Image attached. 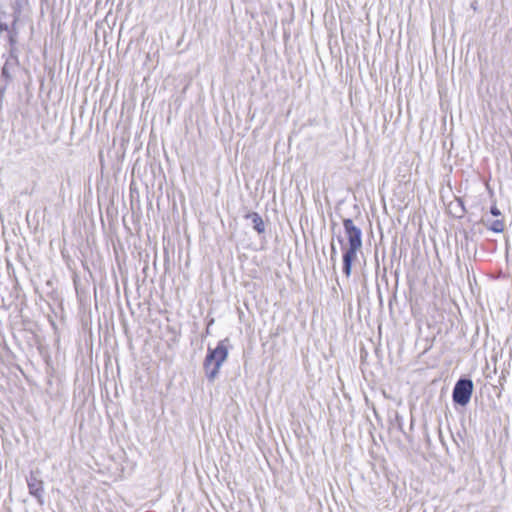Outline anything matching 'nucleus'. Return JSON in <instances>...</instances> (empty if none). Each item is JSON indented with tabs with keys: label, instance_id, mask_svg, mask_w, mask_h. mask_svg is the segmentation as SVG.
Instances as JSON below:
<instances>
[{
	"label": "nucleus",
	"instance_id": "obj_1",
	"mask_svg": "<svg viewBox=\"0 0 512 512\" xmlns=\"http://www.w3.org/2000/svg\"><path fill=\"white\" fill-rule=\"evenodd\" d=\"M345 239L340 240L343 251V270L347 277L351 275L352 263L357 259V254L362 249V232L351 219L343 221Z\"/></svg>",
	"mask_w": 512,
	"mask_h": 512
},
{
	"label": "nucleus",
	"instance_id": "obj_2",
	"mask_svg": "<svg viewBox=\"0 0 512 512\" xmlns=\"http://www.w3.org/2000/svg\"><path fill=\"white\" fill-rule=\"evenodd\" d=\"M227 357L228 348L224 341L219 342L214 349L209 348L204 362V369L209 381L213 382L217 378L219 370Z\"/></svg>",
	"mask_w": 512,
	"mask_h": 512
},
{
	"label": "nucleus",
	"instance_id": "obj_3",
	"mask_svg": "<svg viewBox=\"0 0 512 512\" xmlns=\"http://www.w3.org/2000/svg\"><path fill=\"white\" fill-rule=\"evenodd\" d=\"M473 392V383L471 380H459L453 390V400L455 403L465 406L469 403Z\"/></svg>",
	"mask_w": 512,
	"mask_h": 512
},
{
	"label": "nucleus",
	"instance_id": "obj_4",
	"mask_svg": "<svg viewBox=\"0 0 512 512\" xmlns=\"http://www.w3.org/2000/svg\"><path fill=\"white\" fill-rule=\"evenodd\" d=\"M246 218L251 219L253 228L258 233H263L265 231V225H264L263 219L261 218V216L258 213H255V212L249 213L246 215Z\"/></svg>",
	"mask_w": 512,
	"mask_h": 512
},
{
	"label": "nucleus",
	"instance_id": "obj_5",
	"mask_svg": "<svg viewBox=\"0 0 512 512\" xmlns=\"http://www.w3.org/2000/svg\"><path fill=\"white\" fill-rule=\"evenodd\" d=\"M490 229L494 232H502L504 230V223L501 220H495L490 225Z\"/></svg>",
	"mask_w": 512,
	"mask_h": 512
},
{
	"label": "nucleus",
	"instance_id": "obj_6",
	"mask_svg": "<svg viewBox=\"0 0 512 512\" xmlns=\"http://www.w3.org/2000/svg\"><path fill=\"white\" fill-rule=\"evenodd\" d=\"M491 214L494 215V216H499L500 215V211L498 210L497 207L493 206L491 208Z\"/></svg>",
	"mask_w": 512,
	"mask_h": 512
}]
</instances>
